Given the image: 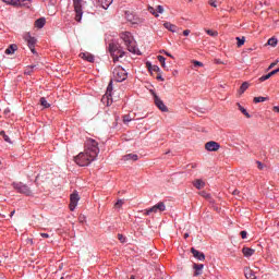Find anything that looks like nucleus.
<instances>
[{"label":"nucleus","instance_id":"nucleus-30","mask_svg":"<svg viewBox=\"0 0 279 279\" xmlns=\"http://www.w3.org/2000/svg\"><path fill=\"white\" fill-rule=\"evenodd\" d=\"M267 45L270 47H276L278 45V39L276 37H271L268 39Z\"/></svg>","mask_w":279,"mask_h":279},{"label":"nucleus","instance_id":"nucleus-40","mask_svg":"<svg viewBox=\"0 0 279 279\" xmlns=\"http://www.w3.org/2000/svg\"><path fill=\"white\" fill-rule=\"evenodd\" d=\"M105 95H112V81H110V83L107 87V93Z\"/></svg>","mask_w":279,"mask_h":279},{"label":"nucleus","instance_id":"nucleus-41","mask_svg":"<svg viewBox=\"0 0 279 279\" xmlns=\"http://www.w3.org/2000/svg\"><path fill=\"white\" fill-rule=\"evenodd\" d=\"M124 202L123 199H119L116 204H114V208H121V206H123Z\"/></svg>","mask_w":279,"mask_h":279},{"label":"nucleus","instance_id":"nucleus-37","mask_svg":"<svg viewBox=\"0 0 279 279\" xmlns=\"http://www.w3.org/2000/svg\"><path fill=\"white\" fill-rule=\"evenodd\" d=\"M34 69H36V65H29L28 68H26L25 74L26 75H32Z\"/></svg>","mask_w":279,"mask_h":279},{"label":"nucleus","instance_id":"nucleus-44","mask_svg":"<svg viewBox=\"0 0 279 279\" xmlns=\"http://www.w3.org/2000/svg\"><path fill=\"white\" fill-rule=\"evenodd\" d=\"M118 239L121 243H125V236L123 234H118Z\"/></svg>","mask_w":279,"mask_h":279},{"label":"nucleus","instance_id":"nucleus-13","mask_svg":"<svg viewBox=\"0 0 279 279\" xmlns=\"http://www.w3.org/2000/svg\"><path fill=\"white\" fill-rule=\"evenodd\" d=\"M77 202H80V195L77 193H73L70 196V210H75L77 207Z\"/></svg>","mask_w":279,"mask_h":279},{"label":"nucleus","instance_id":"nucleus-55","mask_svg":"<svg viewBox=\"0 0 279 279\" xmlns=\"http://www.w3.org/2000/svg\"><path fill=\"white\" fill-rule=\"evenodd\" d=\"M241 192H239V190H234L233 192H232V195H239Z\"/></svg>","mask_w":279,"mask_h":279},{"label":"nucleus","instance_id":"nucleus-50","mask_svg":"<svg viewBox=\"0 0 279 279\" xmlns=\"http://www.w3.org/2000/svg\"><path fill=\"white\" fill-rule=\"evenodd\" d=\"M276 64H278V61H276V62H272L269 66H268V70H271V69H274V66H276Z\"/></svg>","mask_w":279,"mask_h":279},{"label":"nucleus","instance_id":"nucleus-8","mask_svg":"<svg viewBox=\"0 0 279 279\" xmlns=\"http://www.w3.org/2000/svg\"><path fill=\"white\" fill-rule=\"evenodd\" d=\"M74 1V12H75V21L80 23L82 21V0H73Z\"/></svg>","mask_w":279,"mask_h":279},{"label":"nucleus","instance_id":"nucleus-46","mask_svg":"<svg viewBox=\"0 0 279 279\" xmlns=\"http://www.w3.org/2000/svg\"><path fill=\"white\" fill-rule=\"evenodd\" d=\"M240 235L242 236V239H247V231H241Z\"/></svg>","mask_w":279,"mask_h":279},{"label":"nucleus","instance_id":"nucleus-11","mask_svg":"<svg viewBox=\"0 0 279 279\" xmlns=\"http://www.w3.org/2000/svg\"><path fill=\"white\" fill-rule=\"evenodd\" d=\"M220 147L221 145L215 141H210L205 144V149L207 151H219Z\"/></svg>","mask_w":279,"mask_h":279},{"label":"nucleus","instance_id":"nucleus-35","mask_svg":"<svg viewBox=\"0 0 279 279\" xmlns=\"http://www.w3.org/2000/svg\"><path fill=\"white\" fill-rule=\"evenodd\" d=\"M39 101L44 108H49L51 106L49 102H47V99L45 97H41Z\"/></svg>","mask_w":279,"mask_h":279},{"label":"nucleus","instance_id":"nucleus-49","mask_svg":"<svg viewBox=\"0 0 279 279\" xmlns=\"http://www.w3.org/2000/svg\"><path fill=\"white\" fill-rule=\"evenodd\" d=\"M201 195L205 198L208 199V197H210V194L206 193V192H202Z\"/></svg>","mask_w":279,"mask_h":279},{"label":"nucleus","instance_id":"nucleus-56","mask_svg":"<svg viewBox=\"0 0 279 279\" xmlns=\"http://www.w3.org/2000/svg\"><path fill=\"white\" fill-rule=\"evenodd\" d=\"M272 110H274L275 112H279V107H278V106H275V107L272 108Z\"/></svg>","mask_w":279,"mask_h":279},{"label":"nucleus","instance_id":"nucleus-60","mask_svg":"<svg viewBox=\"0 0 279 279\" xmlns=\"http://www.w3.org/2000/svg\"><path fill=\"white\" fill-rule=\"evenodd\" d=\"M14 215V210L11 213V217Z\"/></svg>","mask_w":279,"mask_h":279},{"label":"nucleus","instance_id":"nucleus-45","mask_svg":"<svg viewBox=\"0 0 279 279\" xmlns=\"http://www.w3.org/2000/svg\"><path fill=\"white\" fill-rule=\"evenodd\" d=\"M194 66H204V63L201 61H193Z\"/></svg>","mask_w":279,"mask_h":279},{"label":"nucleus","instance_id":"nucleus-2","mask_svg":"<svg viewBox=\"0 0 279 279\" xmlns=\"http://www.w3.org/2000/svg\"><path fill=\"white\" fill-rule=\"evenodd\" d=\"M85 151L89 154L92 158L99 156V143L93 138H87L85 142Z\"/></svg>","mask_w":279,"mask_h":279},{"label":"nucleus","instance_id":"nucleus-61","mask_svg":"<svg viewBox=\"0 0 279 279\" xmlns=\"http://www.w3.org/2000/svg\"><path fill=\"white\" fill-rule=\"evenodd\" d=\"M189 1H193V0H189Z\"/></svg>","mask_w":279,"mask_h":279},{"label":"nucleus","instance_id":"nucleus-34","mask_svg":"<svg viewBox=\"0 0 279 279\" xmlns=\"http://www.w3.org/2000/svg\"><path fill=\"white\" fill-rule=\"evenodd\" d=\"M235 40L238 41V47L245 45V37H236Z\"/></svg>","mask_w":279,"mask_h":279},{"label":"nucleus","instance_id":"nucleus-7","mask_svg":"<svg viewBox=\"0 0 279 279\" xmlns=\"http://www.w3.org/2000/svg\"><path fill=\"white\" fill-rule=\"evenodd\" d=\"M13 189H15L17 193H22L23 195H26V196L32 195V190L29 189V186L21 182L13 183Z\"/></svg>","mask_w":279,"mask_h":279},{"label":"nucleus","instance_id":"nucleus-3","mask_svg":"<svg viewBox=\"0 0 279 279\" xmlns=\"http://www.w3.org/2000/svg\"><path fill=\"white\" fill-rule=\"evenodd\" d=\"M97 157H92L90 154H87L86 150L84 153H80L75 158L76 165L78 167H88L90 162L95 161Z\"/></svg>","mask_w":279,"mask_h":279},{"label":"nucleus","instance_id":"nucleus-12","mask_svg":"<svg viewBox=\"0 0 279 279\" xmlns=\"http://www.w3.org/2000/svg\"><path fill=\"white\" fill-rule=\"evenodd\" d=\"M153 95H154V101L157 108L160 109L161 112H168L169 109L165 106V102L160 99V97H158V95L156 94H153Z\"/></svg>","mask_w":279,"mask_h":279},{"label":"nucleus","instance_id":"nucleus-57","mask_svg":"<svg viewBox=\"0 0 279 279\" xmlns=\"http://www.w3.org/2000/svg\"><path fill=\"white\" fill-rule=\"evenodd\" d=\"M157 80H160L161 82L165 81V78H162V76H160V75L157 76Z\"/></svg>","mask_w":279,"mask_h":279},{"label":"nucleus","instance_id":"nucleus-33","mask_svg":"<svg viewBox=\"0 0 279 279\" xmlns=\"http://www.w3.org/2000/svg\"><path fill=\"white\" fill-rule=\"evenodd\" d=\"M206 34H208V36H211L213 38L219 36V33H217V31H213V29H206Z\"/></svg>","mask_w":279,"mask_h":279},{"label":"nucleus","instance_id":"nucleus-36","mask_svg":"<svg viewBox=\"0 0 279 279\" xmlns=\"http://www.w3.org/2000/svg\"><path fill=\"white\" fill-rule=\"evenodd\" d=\"M157 60L160 62L161 66L165 69L167 66V64L165 63V61L167 60L165 57L162 56H158Z\"/></svg>","mask_w":279,"mask_h":279},{"label":"nucleus","instance_id":"nucleus-10","mask_svg":"<svg viewBox=\"0 0 279 279\" xmlns=\"http://www.w3.org/2000/svg\"><path fill=\"white\" fill-rule=\"evenodd\" d=\"M7 5H29L31 0H2Z\"/></svg>","mask_w":279,"mask_h":279},{"label":"nucleus","instance_id":"nucleus-6","mask_svg":"<svg viewBox=\"0 0 279 279\" xmlns=\"http://www.w3.org/2000/svg\"><path fill=\"white\" fill-rule=\"evenodd\" d=\"M24 40L27 43V47L31 49L32 53H36V37H33L31 33H25Z\"/></svg>","mask_w":279,"mask_h":279},{"label":"nucleus","instance_id":"nucleus-38","mask_svg":"<svg viewBox=\"0 0 279 279\" xmlns=\"http://www.w3.org/2000/svg\"><path fill=\"white\" fill-rule=\"evenodd\" d=\"M128 21H130V23H133V25H136V23H138V19L133 17L131 15H126Z\"/></svg>","mask_w":279,"mask_h":279},{"label":"nucleus","instance_id":"nucleus-22","mask_svg":"<svg viewBox=\"0 0 279 279\" xmlns=\"http://www.w3.org/2000/svg\"><path fill=\"white\" fill-rule=\"evenodd\" d=\"M112 1L114 0H98V2L100 3L101 8H104V10H108V8L112 5Z\"/></svg>","mask_w":279,"mask_h":279},{"label":"nucleus","instance_id":"nucleus-19","mask_svg":"<svg viewBox=\"0 0 279 279\" xmlns=\"http://www.w3.org/2000/svg\"><path fill=\"white\" fill-rule=\"evenodd\" d=\"M101 102L107 106H112V95L105 94L101 98Z\"/></svg>","mask_w":279,"mask_h":279},{"label":"nucleus","instance_id":"nucleus-20","mask_svg":"<svg viewBox=\"0 0 279 279\" xmlns=\"http://www.w3.org/2000/svg\"><path fill=\"white\" fill-rule=\"evenodd\" d=\"M255 252H256V250H254V248H250V247L242 248V253L244 254V256L246 258H250V256H254Z\"/></svg>","mask_w":279,"mask_h":279},{"label":"nucleus","instance_id":"nucleus-29","mask_svg":"<svg viewBox=\"0 0 279 279\" xmlns=\"http://www.w3.org/2000/svg\"><path fill=\"white\" fill-rule=\"evenodd\" d=\"M239 110L242 112V114H244V117H246V119H250L252 116H250V113L247 112V110L245 108H243V106H241V104H238Z\"/></svg>","mask_w":279,"mask_h":279},{"label":"nucleus","instance_id":"nucleus-21","mask_svg":"<svg viewBox=\"0 0 279 279\" xmlns=\"http://www.w3.org/2000/svg\"><path fill=\"white\" fill-rule=\"evenodd\" d=\"M244 276L247 279H256V274L251 268H245L244 269Z\"/></svg>","mask_w":279,"mask_h":279},{"label":"nucleus","instance_id":"nucleus-1","mask_svg":"<svg viewBox=\"0 0 279 279\" xmlns=\"http://www.w3.org/2000/svg\"><path fill=\"white\" fill-rule=\"evenodd\" d=\"M120 38L123 39L124 45H126L128 50L131 53H137L138 49L136 48V43L134 41V38L132 37V33H130V32L121 33Z\"/></svg>","mask_w":279,"mask_h":279},{"label":"nucleus","instance_id":"nucleus-42","mask_svg":"<svg viewBox=\"0 0 279 279\" xmlns=\"http://www.w3.org/2000/svg\"><path fill=\"white\" fill-rule=\"evenodd\" d=\"M156 10L159 14H162V12H165V8H162V5H157Z\"/></svg>","mask_w":279,"mask_h":279},{"label":"nucleus","instance_id":"nucleus-51","mask_svg":"<svg viewBox=\"0 0 279 279\" xmlns=\"http://www.w3.org/2000/svg\"><path fill=\"white\" fill-rule=\"evenodd\" d=\"M263 162H260V161H257V168L259 169V170H263Z\"/></svg>","mask_w":279,"mask_h":279},{"label":"nucleus","instance_id":"nucleus-4","mask_svg":"<svg viewBox=\"0 0 279 279\" xmlns=\"http://www.w3.org/2000/svg\"><path fill=\"white\" fill-rule=\"evenodd\" d=\"M112 73L116 82H125L128 80V71L121 66L114 68Z\"/></svg>","mask_w":279,"mask_h":279},{"label":"nucleus","instance_id":"nucleus-54","mask_svg":"<svg viewBox=\"0 0 279 279\" xmlns=\"http://www.w3.org/2000/svg\"><path fill=\"white\" fill-rule=\"evenodd\" d=\"M146 66H147V69H148L149 71H151V68H153L154 65H151L149 62H147V63H146Z\"/></svg>","mask_w":279,"mask_h":279},{"label":"nucleus","instance_id":"nucleus-58","mask_svg":"<svg viewBox=\"0 0 279 279\" xmlns=\"http://www.w3.org/2000/svg\"><path fill=\"white\" fill-rule=\"evenodd\" d=\"M51 5H56V0H50Z\"/></svg>","mask_w":279,"mask_h":279},{"label":"nucleus","instance_id":"nucleus-28","mask_svg":"<svg viewBox=\"0 0 279 279\" xmlns=\"http://www.w3.org/2000/svg\"><path fill=\"white\" fill-rule=\"evenodd\" d=\"M248 88H250V83L247 82L242 83L240 87V95H243V93H245Z\"/></svg>","mask_w":279,"mask_h":279},{"label":"nucleus","instance_id":"nucleus-32","mask_svg":"<svg viewBox=\"0 0 279 279\" xmlns=\"http://www.w3.org/2000/svg\"><path fill=\"white\" fill-rule=\"evenodd\" d=\"M134 117L132 114H125L123 116V123H130V121H134Z\"/></svg>","mask_w":279,"mask_h":279},{"label":"nucleus","instance_id":"nucleus-25","mask_svg":"<svg viewBox=\"0 0 279 279\" xmlns=\"http://www.w3.org/2000/svg\"><path fill=\"white\" fill-rule=\"evenodd\" d=\"M195 189H204V186H206V183L204 181H202V179H196L194 182H193Z\"/></svg>","mask_w":279,"mask_h":279},{"label":"nucleus","instance_id":"nucleus-53","mask_svg":"<svg viewBox=\"0 0 279 279\" xmlns=\"http://www.w3.org/2000/svg\"><path fill=\"white\" fill-rule=\"evenodd\" d=\"M40 236H43L44 239H49V234L48 233H40Z\"/></svg>","mask_w":279,"mask_h":279},{"label":"nucleus","instance_id":"nucleus-18","mask_svg":"<svg viewBox=\"0 0 279 279\" xmlns=\"http://www.w3.org/2000/svg\"><path fill=\"white\" fill-rule=\"evenodd\" d=\"M276 73H279V68L269 72L266 75H263L262 77H259V82H266V80H269V77H274V75H276Z\"/></svg>","mask_w":279,"mask_h":279},{"label":"nucleus","instance_id":"nucleus-39","mask_svg":"<svg viewBox=\"0 0 279 279\" xmlns=\"http://www.w3.org/2000/svg\"><path fill=\"white\" fill-rule=\"evenodd\" d=\"M148 12H150V14H153L154 16L158 17V13H156L157 10L154 7H149Z\"/></svg>","mask_w":279,"mask_h":279},{"label":"nucleus","instance_id":"nucleus-48","mask_svg":"<svg viewBox=\"0 0 279 279\" xmlns=\"http://www.w3.org/2000/svg\"><path fill=\"white\" fill-rule=\"evenodd\" d=\"M209 5H211V8H217L215 0H209Z\"/></svg>","mask_w":279,"mask_h":279},{"label":"nucleus","instance_id":"nucleus-16","mask_svg":"<svg viewBox=\"0 0 279 279\" xmlns=\"http://www.w3.org/2000/svg\"><path fill=\"white\" fill-rule=\"evenodd\" d=\"M46 23H47V20L45 17H40L35 21V27H37V29H43Z\"/></svg>","mask_w":279,"mask_h":279},{"label":"nucleus","instance_id":"nucleus-15","mask_svg":"<svg viewBox=\"0 0 279 279\" xmlns=\"http://www.w3.org/2000/svg\"><path fill=\"white\" fill-rule=\"evenodd\" d=\"M80 58H82L83 60H86L87 62H95V56H93L89 52H81Z\"/></svg>","mask_w":279,"mask_h":279},{"label":"nucleus","instance_id":"nucleus-31","mask_svg":"<svg viewBox=\"0 0 279 279\" xmlns=\"http://www.w3.org/2000/svg\"><path fill=\"white\" fill-rule=\"evenodd\" d=\"M267 97H263V96H259V97H255L253 99L254 104H263V101H267Z\"/></svg>","mask_w":279,"mask_h":279},{"label":"nucleus","instance_id":"nucleus-43","mask_svg":"<svg viewBox=\"0 0 279 279\" xmlns=\"http://www.w3.org/2000/svg\"><path fill=\"white\" fill-rule=\"evenodd\" d=\"M150 71H154L155 73H158L160 71V68L158 65H153Z\"/></svg>","mask_w":279,"mask_h":279},{"label":"nucleus","instance_id":"nucleus-23","mask_svg":"<svg viewBox=\"0 0 279 279\" xmlns=\"http://www.w3.org/2000/svg\"><path fill=\"white\" fill-rule=\"evenodd\" d=\"M16 49H19V46L12 44L10 45L7 50L4 51V53H7V56H12V53H14V51H16Z\"/></svg>","mask_w":279,"mask_h":279},{"label":"nucleus","instance_id":"nucleus-47","mask_svg":"<svg viewBox=\"0 0 279 279\" xmlns=\"http://www.w3.org/2000/svg\"><path fill=\"white\" fill-rule=\"evenodd\" d=\"M160 53H165V56H168V58H173V57L171 56V53H169V52L166 51V50H160Z\"/></svg>","mask_w":279,"mask_h":279},{"label":"nucleus","instance_id":"nucleus-59","mask_svg":"<svg viewBox=\"0 0 279 279\" xmlns=\"http://www.w3.org/2000/svg\"><path fill=\"white\" fill-rule=\"evenodd\" d=\"M184 239H189V233H184Z\"/></svg>","mask_w":279,"mask_h":279},{"label":"nucleus","instance_id":"nucleus-14","mask_svg":"<svg viewBox=\"0 0 279 279\" xmlns=\"http://www.w3.org/2000/svg\"><path fill=\"white\" fill-rule=\"evenodd\" d=\"M191 252L194 258H197V260H206V255H204V253L195 250L194 247L191 248Z\"/></svg>","mask_w":279,"mask_h":279},{"label":"nucleus","instance_id":"nucleus-5","mask_svg":"<svg viewBox=\"0 0 279 279\" xmlns=\"http://www.w3.org/2000/svg\"><path fill=\"white\" fill-rule=\"evenodd\" d=\"M166 210H167V206H165V203L159 202L153 207L145 209L144 215H150L151 213H165Z\"/></svg>","mask_w":279,"mask_h":279},{"label":"nucleus","instance_id":"nucleus-24","mask_svg":"<svg viewBox=\"0 0 279 279\" xmlns=\"http://www.w3.org/2000/svg\"><path fill=\"white\" fill-rule=\"evenodd\" d=\"M193 268L195 269L194 276H202L203 264H194Z\"/></svg>","mask_w":279,"mask_h":279},{"label":"nucleus","instance_id":"nucleus-27","mask_svg":"<svg viewBox=\"0 0 279 279\" xmlns=\"http://www.w3.org/2000/svg\"><path fill=\"white\" fill-rule=\"evenodd\" d=\"M0 136H2L5 143H9L10 145H12V140H10V135L5 134V131H1Z\"/></svg>","mask_w":279,"mask_h":279},{"label":"nucleus","instance_id":"nucleus-26","mask_svg":"<svg viewBox=\"0 0 279 279\" xmlns=\"http://www.w3.org/2000/svg\"><path fill=\"white\" fill-rule=\"evenodd\" d=\"M124 160H133V162H136V160H138V155H136V154L125 155Z\"/></svg>","mask_w":279,"mask_h":279},{"label":"nucleus","instance_id":"nucleus-52","mask_svg":"<svg viewBox=\"0 0 279 279\" xmlns=\"http://www.w3.org/2000/svg\"><path fill=\"white\" fill-rule=\"evenodd\" d=\"M189 34H191V31H190V29L183 31V36H189Z\"/></svg>","mask_w":279,"mask_h":279},{"label":"nucleus","instance_id":"nucleus-17","mask_svg":"<svg viewBox=\"0 0 279 279\" xmlns=\"http://www.w3.org/2000/svg\"><path fill=\"white\" fill-rule=\"evenodd\" d=\"M163 27H166V29H168L169 32H172V34H175V32H178V26H175V24H171V22L163 23Z\"/></svg>","mask_w":279,"mask_h":279},{"label":"nucleus","instance_id":"nucleus-9","mask_svg":"<svg viewBox=\"0 0 279 279\" xmlns=\"http://www.w3.org/2000/svg\"><path fill=\"white\" fill-rule=\"evenodd\" d=\"M110 53L113 58V62H119V58H123L125 56V52L123 50H120L117 48V46H110Z\"/></svg>","mask_w":279,"mask_h":279}]
</instances>
